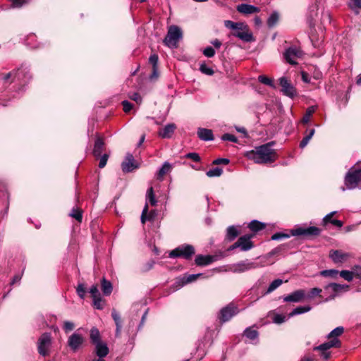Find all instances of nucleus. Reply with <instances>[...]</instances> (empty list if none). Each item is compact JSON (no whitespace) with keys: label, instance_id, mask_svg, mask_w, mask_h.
<instances>
[{"label":"nucleus","instance_id":"nucleus-63","mask_svg":"<svg viewBox=\"0 0 361 361\" xmlns=\"http://www.w3.org/2000/svg\"><path fill=\"white\" fill-rule=\"evenodd\" d=\"M336 214V212H332L329 214H328L327 215H326L324 219H323V221L324 224H327V223H331V217Z\"/></svg>","mask_w":361,"mask_h":361},{"label":"nucleus","instance_id":"nucleus-28","mask_svg":"<svg viewBox=\"0 0 361 361\" xmlns=\"http://www.w3.org/2000/svg\"><path fill=\"white\" fill-rule=\"evenodd\" d=\"M239 235V231L234 226H228L226 231V238L229 241L233 240Z\"/></svg>","mask_w":361,"mask_h":361},{"label":"nucleus","instance_id":"nucleus-50","mask_svg":"<svg viewBox=\"0 0 361 361\" xmlns=\"http://www.w3.org/2000/svg\"><path fill=\"white\" fill-rule=\"evenodd\" d=\"M221 138L224 141H230L233 142H237L238 141V139L235 135L229 133H226L223 135Z\"/></svg>","mask_w":361,"mask_h":361},{"label":"nucleus","instance_id":"nucleus-8","mask_svg":"<svg viewBox=\"0 0 361 361\" xmlns=\"http://www.w3.org/2000/svg\"><path fill=\"white\" fill-rule=\"evenodd\" d=\"M195 254V248L190 245H183L178 246L169 253L170 257H183L189 259Z\"/></svg>","mask_w":361,"mask_h":361},{"label":"nucleus","instance_id":"nucleus-24","mask_svg":"<svg viewBox=\"0 0 361 361\" xmlns=\"http://www.w3.org/2000/svg\"><path fill=\"white\" fill-rule=\"evenodd\" d=\"M104 147V142L102 137H97L94 142V146L93 149V154L96 157H99L102 154V152L103 151Z\"/></svg>","mask_w":361,"mask_h":361},{"label":"nucleus","instance_id":"nucleus-20","mask_svg":"<svg viewBox=\"0 0 361 361\" xmlns=\"http://www.w3.org/2000/svg\"><path fill=\"white\" fill-rule=\"evenodd\" d=\"M94 345V353L98 357L104 358L109 353V348L105 342L96 343Z\"/></svg>","mask_w":361,"mask_h":361},{"label":"nucleus","instance_id":"nucleus-36","mask_svg":"<svg viewBox=\"0 0 361 361\" xmlns=\"http://www.w3.org/2000/svg\"><path fill=\"white\" fill-rule=\"evenodd\" d=\"M283 283V281L281 279H277L274 280L268 287L265 294H269L275 290L277 288H279Z\"/></svg>","mask_w":361,"mask_h":361},{"label":"nucleus","instance_id":"nucleus-32","mask_svg":"<svg viewBox=\"0 0 361 361\" xmlns=\"http://www.w3.org/2000/svg\"><path fill=\"white\" fill-rule=\"evenodd\" d=\"M311 310V307L308 305L306 306H299L295 308L290 314L289 317H293L295 315L303 314L309 312Z\"/></svg>","mask_w":361,"mask_h":361},{"label":"nucleus","instance_id":"nucleus-2","mask_svg":"<svg viewBox=\"0 0 361 361\" xmlns=\"http://www.w3.org/2000/svg\"><path fill=\"white\" fill-rule=\"evenodd\" d=\"M272 254L269 253L267 256L262 257L259 262H251L248 259L240 261L231 265L230 269L233 273H243L259 267H264L272 264V262H268V258Z\"/></svg>","mask_w":361,"mask_h":361},{"label":"nucleus","instance_id":"nucleus-35","mask_svg":"<svg viewBox=\"0 0 361 361\" xmlns=\"http://www.w3.org/2000/svg\"><path fill=\"white\" fill-rule=\"evenodd\" d=\"M265 225L257 220H253L249 224V228L251 231L257 232L264 228Z\"/></svg>","mask_w":361,"mask_h":361},{"label":"nucleus","instance_id":"nucleus-48","mask_svg":"<svg viewBox=\"0 0 361 361\" xmlns=\"http://www.w3.org/2000/svg\"><path fill=\"white\" fill-rule=\"evenodd\" d=\"M200 70L202 73L208 75H212L214 74V71L211 68L207 66L205 64H202L200 66Z\"/></svg>","mask_w":361,"mask_h":361},{"label":"nucleus","instance_id":"nucleus-59","mask_svg":"<svg viewBox=\"0 0 361 361\" xmlns=\"http://www.w3.org/2000/svg\"><path fill=\"white\" fill-rule=\"evenodd\" d=\"M100 160L99 163V168H104L107 162L109 155L107 154H104L102 156H100Z\"/></svg>","mask_w":361,"mask_h":361},{"label":"nucleus","instance_id":"nucleus-58","mask_svg":"<svg viewBox=\"0 0 361 361\" xmlns=\"http://www.w3.org/2000/svg\"><path fill=\"white\" fill-rule=\"evenodd\" d=\"M123 109L126 113H128L133 108V104L127 100L122 102Z\"/></svg>","mask_w":361,"mask_h":361},{"label":"nucleus","instance_id":"nucleus-64","mask_svg":"<svg viewBox=\"0 0 361 361\" xmlns=\"http://www.w3.org/2000/svg\"><path fill=\"white\" fill-rule=\"evenodd\" d=\"M331 224L339 228L342 227L343 225L341 221L337 219H333L332 221H331Z\"/></svg>","mask_w":361,"mask_h":361},{"label":"nucleus","instance_id":"nucleus-53","mask_svg":"<svg viewBox=\"0 0 361 361\" xmlns=\"http://www.w3.org/2000/svg\"><path fill=\"white\" fill-rule=\"evenodd\" d=\"M90 293L92 298L100 296V293L99 291L98 287L97 285L92 286L90 289Z\"/></svg>","mask_w":361,"mask_h":361},{"label":"nucleus","instance_id":"nucleus-11","mask_svg":"<svg viewBox=\"0 0 361 361\" xmlns=\"http://www.w3.org/2000/svg\"><path fill=\"white\" fill-rule=\"evenodd\" d=\"M85 341V339L82 335L75 332L68 337L67 344L70 349L75 353L82 347Z\"/></svg>","mask_w":361,"mask_h":361},{"label":"nucleus","instance_id":"nucleus-1","mask_svg":"<svg viewBox=\"0 0 361 361\" xmlns=\"http://www.w3.org/2000/svg\"><path fill=\"white\" fill-rule=\"evenodd\" d=\"M274 144V142H270L256 147L255 150L248 152V158L257 164L273 163L276 159V153L271 148Z\"/></svg>","mask_w":361,"mask_h":361},{"label":"nucleus","instance_id":"nucleus-14","mask_svg":"<svg viewBox=\"0 0 361 361\" xmlns=\"http://www.w3.org/2000/svg\"><path fill=\"white\" fill-rule=\"evenodd\" d=\"M254 234H246L240 236L238 239L239 249L240 251L246 252L251 250L254 247V244L251 239L254 237Z\"/></svg>","mask_w":361,"mask_h":361},{"label":"nucleus","instance_id":"nucleus-22","mask_svg":"<svg viewBox=\"0 0 361 361\" xmlns=\"http://www.w3.org/2000/svg\"><path fill=\"white\" fill-rule=\"evenodd\" d=\"M215 257L212 255H198L196 256L195 262L197 266H206L212 263Z\"/></svg>","mask_w":361,"mask_h":361},{"label":"nucleus","instance_id":"nucleus-43","mask_svg":"<svg viewBox=\"0 0 361 361\" xmlns=\"http://www.w3.org/2000/svg\"><path fill=\"white\" fill-rule=\"evenodd\" d=\"M338 274L343 279H344L345 280H346L348 281H353V277H354V273L353 271H348V270H343V271H340Z\"/></svg>","mask_w":361,"mask_h":361},{"label":"nucleus","instance_id":"nucleus-12","mask_svg":"<svg viewBox=\"0 0 361 361\" xmlns=\"http://www.w3.org/2000/svg\"><path fill=\"white\" fill-rule=\"evenodd\" d=\"M239 312L238 307L233 303H229L223 307L219 312V319L221 322L229 321L234 315Z\"/></svg>","mask_w":361,"mask_h":361},{"label":"nucleus","instance_id":"nucleus-44","mask_svg":"<svg viewBox=\"0 0 361 361\" xmlns=\"http://www.w3.org/2000/svg\"><path fill=\"white\" fill-rule=\"evenodd\" d=\"M279 20V14L276 12H274L271 14L267 20V25L269 27H273L276 25Z\"/></svg>","mask_w":361,"mask_h":361},{"label":"nucleus","instance_id":"nucleus-15","mask_svg":"<svg viewBox=\"0 0 361 361\" xmlns=\"http://www.w3.org/2000/svg\"><path fill=\"white\" fill-rule=\"evenodd\" d=\"M350 286L346 284H338L336 283H331L324 287V290L326 291L331 290L332 295L331 298L333 299L337 293L341 292H347L349 290Z\"/></svg>","mask_w":361,"mask_h":361},{"label":"nucleus","instance_id":"nucleus-4","mask_svg":"<svg viewBox=\"0 0 361 361\" xmlns=\"http://www.w3.org/2000/svg\"><path fill=\"white\" fill-rule=\"evenodd\" d=\"M344 184L348 190H353L361 185V161L348 170L344 178Z\"/></svg>","mask_w":361,"mask_h":361},{"label":"nucleus","instance_id":"nucleus-46","mask_svg":"<svg viewBox=\"0 0 361 361\" xmlns=\"http://www.w3.org/2000/svg\"><path fill=\"white\" fill-rule=\"evenodd\" d=\"M12 4V6L14 8H20L23 6L24 4H26L29 2V0H10Z\"/></svg>","mask_w":361,"mask_h":361},{"label":"nucleus","instance_id":"nucleus-55","mask_svg":"<svg viewBox=\"0 0 361 361\" xmlns=\"http://www.w3.org/2000/svg\"><path fill=\"white\" fill-rule=\"evenodd\" d=\"M94 305L97 309L101 310L103 308L102 300L101 295L93 298Z\"/></svg>","mask_w":361,"mask_h":361},{"label":"nucleus","instance_id":"nucleus-7","mask_svg":"<svg viewBox=\"0 0 361 361\" xmlns=\"http://www.w3.org/2000/svg\"><path fill=\"white\" fill-rule=\"evenodd\" d=\"M341 346V343L340 340L334 338L318 346H315L313 350L319 351L321 357L324 360H328L331 357V353L328 350L331 348H340Z\"/></svg>","mask_w":361,"mask_h":361},{"label":"nucleus","instance_id":"nucleus-6","mask_svg":"<svg viewBox=\"0 0 361 361\" xmlns=\"http://www.w3.org/2000/svg\"><path fill=\"white\" fill-rule=\"evenodd\" d=\"M183 37V32L180 28L176 25H171L167 32V35L164 39L166 46L171 49H175L178 47V43Z\"/></svg>","mask_w":361,"mask_h":361},{"label":"nucleus","instance_id":"nucleus-57","mask_svg":"<svg viewBox=\"0 0 361 361\" xmlns=\"http://www.w3.org/2000/svg\"><path fill=\"white\" fill-rule=\"evenodd\" d=\"M286 321V317L282 314H276L273 318V322L276 324H282Z\"/></svg>","mask_w":361,"mask_h":361},{"label":"nucleus","instance_id":"nucleus-34","mask_svg":"<svg viewBox=\"0 0 361 361\" xmlns=\"http://www.w3.org/2000/svg\"><path fill=\"white\" fill-rule=\"evenodd\" d=\"M344 331V329L342 326H338L332 330L327 336V338L329 339L337 338L340 336Z\"/></svg>","mask_w":361,"mask_h":361},{"label":"nucleus","instance_id":"nucleus-37","mask_svg":"<svg viewBox=\"0 0 361 361\" xmlns=\"http://www.w3.org/2000/svg\"><path fill=\"white\" fill-rule=\"evenodd\" d=\"M339 271L336 269H327L320 271V275L324 277H329L331 279H336Z\"/></svg>","mask_w":361,"mask_h":361},{"label":"nucleus","instance_id":"nucleus-40","mask_svg":"<svg viewBox=\"0 0 361 361\" xmlns=\"http://www.w3.org/2000/svg\"><path fill=\"white\" fill-rule=\"evenodd\" d=\"M244 335L250 340H255L258 336V332L252 328H247L244 331Z\"/></svg>","mask_w":361,"mask_h":361},{"label":"nucleus","instance_id":"nucleus-54","mask_svg":"<svg viewBox=\"0 0 361 361\" xmlns=\"http://www.w3.org/2000/svg\"><path fill=\"white\" fill-rule=\"evenodd\" d=\"M147 212H148V205H147V204H145V207L142 212V215H141V222L142 224H145L146 222V221L148 220Z\"/></svg>","mask_w":361,"mask_h":361},{"label":"nucleus","instance_id":"nucleus-61","mask_svg":"<svg viewBox=\"0 0 361 361\" xmlns=\"http://www.w3.org/2000/svg\"><path fill=\"white\" fill-rule=\"evenodd\" d=\"M130 98L138 104H140L142 101L140 95L137 92L133 93L132 95L130 96Z\"/></svg>","mask_w":361,"mask_h":361},{"label":"nucleus","instance_id":"nucleus-10","mask_svg":"<svg viewBox=\"0 0 361 361\" xmlns=\"http://www.w3.org/2000/svg\"><path fill=\"white\" fill-rule=\"evenodd\" d=\"M302 54V51L299 47L292 46L285 51L283 56L288 63L295 65L298 63L297 59L301 58Z\"/></svg>","mask_w":361,"mask_h":361},{"label":"nucleus","instance_id":"nucleus-51","mask_svg":"<svg viewBox=\"0 0 361 361\" xmlns=\"http://www.w3.org/2000/svg\"><path fill=\"white\" fill-rule=\"evenodd\" d=\"M203 54L205 56L211 58L214 56L215 50L212 47H207L204 49Z\"/></svg>","mask_w":361,"mask_h":361},{"label":"nucleus","instance_id":"nucleus-16","mask_svg":"<svg viewBox=\"0 0 361 361\" xmlns=\"http://www.w3.org/2000/svg\"><path fill=\"white\" fill-rule=\"evenodd\" d=\"M305 290L302 289L297 290L283 298L284 302H299L305 299Z\"/></svg>","mask_w":361,"mask_h":361},{"label":"nucleus","instance_id":"nucleus-38","mask_svg":"<svg viewBox=\"0 0 361 361\" xmlns=\"http://www.w3.org/2000/svg\"><path fill=\"white\" fill-rule=\"evenodd\" d=\"M348 6L357 14L361 9V0H350Z\"/></svg>","mask_w":361,"mask_h":361},{"label":"nucleus","instance_id":"nucleus-49","mask_svg":"<svg viewBox=\"0 0 361 361\" xmlns=\"http://www.w3.org/2000/svg\"><path fill=\"white\" fill-rule=\"evenodd\" d=\"M76 290H77V293H78V296L81 299H84L85 294V288L84 285L82 283L78 284V286L76 288Z\"/></svg>","mask_w":361,"mask_h":361},{"label":"nucleus","instance_id":"nucleus-3","mask_svg":"<svg viewBox=\"0 0 361 361\" xmlns=\"http://www.w3.org/2000/svg\"><path fill=\"white\" fill-rule=\"evenodd\" d=\"M226 27L234 30L232 35L241 40L250 42L253 40L252 34L249 32L248 27L244 23H235L229 20L224 21Z\"/></svg>","mask_w":361,"mask_h":361},{"label":"nucleus","instance_id":"nucleus-41","mask_svg":"<svg viewBox=\"0 0 361 361\" xmlns=\"http://www.w3.org/2000/svg\"><path fill=\"white\" fill-rule=\"evenodd\" d=\"M322 290L319 288H312L308 294H306L305 299L311 300L316 296H320Z\"/></svg>","mask_w":361,"mask_h":361},{"label":"nucleus","instance_id":"nucleus-30","mask_svg":"<svg viewBox=\"0 0 361 361\" xmlns=\"http://www.w3.org/2000/svg\"><path fill=\"white\" fill-rule=\"evenodd\" d=\"M148 202L152 206H156L157 203V200L155 198V195H154V190H153L152 187H150L147 190V194H146V204H148Z\"/></svg>","mask_w":361,"mask_h":361},{"label":"nucleus","instance_id":"nucleus-45","mask_svg":"<svg viewBox=\"0 0 361 361\" xmlns=\"http://www.w3.org/2000/svg\"><path fill=\"white\" fill-rule=\"evenodd\" d=\"M258 80L260 82H262V83H263L264 85H267L271 86V87L274 86V82H273L272 80L269 78H267L265 75H259L258 77Z\"/></svg>","mask_w":361,"mask_h":361},{"label":"nucleus","instance_id":"nucleus-23","mask_svg":"<svg viewBox=\"0 0 361 361\" xmlns=\"http://www.w3.org/2000/svg\"><path fill=\"white\" fill-rule=\"evenodd\" d=\"M198 137L204 141H209L214 140V136L212 130L207 128H199L197 130Z\"/></svg>","mask_w":361,"mask_h":361},{"label":"nucleus","instance_id":"nucleus-13","mask_svg":"<svg viewBox=\"0 0 361 361\" xmlns=\"http://www.w3.org/2000/svg\"><path fill=\"white\" fill-rule=\"evenodd\" d=\"M279 83L281 86V92L284 95L290 98H293L297 95L296 89L286 78H281Z\"/></svg>","mask_w":361,"mask_h":361},{"label":"nucleus","instance_id":"nucleus-29","mask_svg":"<svg viewBox=\"0 0 361 361\" xmlns=\"http://www.w3.org/2000/svg\"><path fill=\"white\" fill-rule=\"evenodd\" d=\"M112 284L110 281L103 278L102 280V290L105 295H109L112 292Z\"/></svg>","mask_w":361,"mask_h":361},{"label":"nucleus","instance_id":"nucleus-39","mask_svg":"<svg viewBox=\"0 0 361 361\" xmlns=\"http://www.w3.org/2000/svg\"><path fill=\"white\" fill-rule=\"evenodd\" d=\"M223 173V170L220 167H215L207 171L206 174L208 177H218Z\"/></svg>","mask_w":361,"mask_h":361},{"label":"nucleus","instance_id":"nucleus-19","mask_svg":"<svg viewBox=\"0 0 361 361\" xmlns=\"http://www.w3.org/2000/svg\"><path fill=\"white\" fill-rule=\"evenodd\" d=\"M236 10L238 11V12L244 15L256 13L260 11L259 8L247 4H241L238 5L236 7Z\"/></svg>","mask_w":361,"mask_h":361},{"label":"nucleus","instance_id":"nucleus-26","mask_svg":"<svg viewBox=\"0 0 361 361\" xmlns=\"http://www.w3.org/2000/svg\"><path fill=\"white\" fill-rule=\"evenodd\" d=\"M111 316L116 324V336H119L122 329V321L120 314L115 310H113L111 312Z\"/></svg>","mask_w":361,"mask_h":361},{"label":"nucleus","instance_id":"nucleus-25","mask_svg":"<svg viewBox=\"0 0 361 361\" xmlns=\"http://www.w3.org/2000/svg\"><path fill=\"white\" fill-rule=\"evenodd\" d=\"M172 168L173 166L169 162L165 161L157 173V179L160 180H163L164 176L166 174L170 173L172 170Z\"/></svg>","mask_w":361,"mask_h":361},{"label":"nucleus","instance_id":"nucleus-27","mask_svg":"<svg viewBox=\"0 0 361 361\" xmlns=\"http://www.w3.org/2000/svg\"><path fill=\"white\" fill-rule=\"evenodd\" d=\"M202 275V274H190L179 279L177 283H178V286L181 287L187 283L195 281L197 278H199Z\"/></svg>","mask_w":361,"mask_h":361},{"label":"nucleus","instance_id":"nucleus-62","mask_svg":"<svg viewBox=\"0 0 361 361\" xmlns=\"http://www.w3.org/2000/svg\"><path fill=\"white\" fill-rule=\"evenodd\" d=\"M228 163L229 160L225 158L216 159L213 161L214 164H228Z\"/></svg>","mask_w":361,"mask_h":361},{"label":"nucleus","instance_id":"nucleus-60","mask_svg":"<svg viewBox=\"0 0 361 361\" xmlns=\"http://www.w3.org/2000/svg\"><path fill=\"white\" fill-rule=\"evenodd\" d=\"M158 60L159 58L157 54L151 55L149 59V61L152 65L153 68L157 67Z\"/></svg>","mask_w":361,"mask_h":361},{"label":"nucleus","instance_id":"nucleus-21","mask_svg":"<svg viewBox=\"0 0 361 361\" xmlns=\"http://www.w3.org/2000/svg\"><path fill=\"white\" fill-rule=\"evenodd\" d=\"M176 126L173 123H169L160 130L158 135L161 138H170L172 137Z\"/></svg>","mask_w":361,"mask_h":361},{"label":"nucleus","instance_id":"nucleus-17","mask_svg":"<svg viewBox=\"0 0 361 361\" xmlns=\"http://www.w3.org/2000/svg\"><path fill=\"white\" fill-rule=\"evenodd\" d=\"M350 257V255L341 250H331L329 253V257L334 263H343L346 262Z\"/></svg>","mask_w":361,"mask_h":361},{"label":"nucleus","instance_id":"nucleus-18","mask_svg":"<svg viewBox=\"0 0 361 361\" xmlns=\"http://www.w3.org/2000/svg\"><path fill=\"white\" fill-rule=\"evenodd\" d=\"M121 166L122 170L124 172H130L138 167V166L135 163L134 157L131 154H127L125 161H123Z\"/></svg>","mask_w":361,"mask_h":361},{"label":"nucleus","instance_id":"nucleus-33","mask_svg":"<svg viewBox=\"0 0 361 361\" xmlns=\"http://www.w3.org/2000/svg\"><path fill=\"white\" fill-rule=\"evenodd\" d=\"M316 109L317 107L315 106L308 107L307 109L306 110L305 114L302 117V123L305 124L307 123L310 121V118L316 111Z\"/></svg>","mask_w":361,"mask_h":361},{"label":"nucleus","instance_id":"nucleus-42","mask_svg":"<svg viewBox=\"0 0 361 361\" xmlns=\"http://www.w3.org/2000/svg\"><path fill=\"white\" fill-rule=\"evenodd\" d=\"M23 73H24V70L18 69L16 71H13V72H11V73H7L4 76V79L5 80H8L10 78H11L12 76H14L15 78H17L18 80H20L21 79V75Z\"/></svg>","mask_w":361,"mask_h":361},{"label":"nucleus","instance_id":"nucleus-56","mask_svg":"<svg viewBox=\"0 0 361 361\" xmlns=\"http://www.w3.org/2000/svg\"><path fill=\"white\" fill-rule=\"evenodd\" d=\"M70 215H71V216L75 218L76 220H78L79 221H81V220H82L81 212L78 209H73Z\"/></svg>","mask_w":361,"mask_h":361},{"label":"nucleus","instance_id":"nucleus-52","mask_svg":"<svg viewBox=\"0 0 361 361\" xmlns=\"http://www.w3.org/2000/svg\"><path fill=\"white\" fill-rule=\"evenodd\" d=\"M185 158L190 159L194 161L198 162L200 161V157L197 153L195 152H191L188 153L185 155Z\"/></svg>","mask_w":361,"mask_h":361},{"label":"nucleus","instance_id":"nucleus-31","mask_svg":"<svg viewBox=\"0 0 361 361\" xmlns=\"http://www.w3.org/2000/svg\"><path fill=\"white\" fill-rule=\"evenodd\" d=\"M90 340L93 345L102 342L101 340L100 333L95 327L92 328L90 330Z\"/></svg>","mask_w":361,"mask_h":361},{"label":"nucleus","instance_id":"nucleus-5","mask_svg":"<svg viewBox=\"0 0 361 361\" xmlns=\"http://www.w3.org/2000/svg\"><path fill=\"white\" fill-rule=\"evenodd\" d=\"M320 233V230L315 226L305 227H297L290 231V235L283 233H276L271 236V239L274 240H279L282 238H288L290 235L293 236H315L318 235Z\"/></svg>","mask_w":361,"mask_h":361},{"label":"nucleus","instance_id":"nucleus-47","mask_svg":"<svg viewBox=\"0 0 361 361\" xmlns=\"http://www.w3.org/2000/svg\"><path fill=\"white\" fill-rule=\"evenodd\" d=\"M75 328V324L70 321H65L63 322V330L66 333L71 331Z\"/></svg>","mask_w":361,"mask_h":361},{"label":"nucleus","instance_id":"nucleus-9","mask_svg":"<svg viewBox=\"0 0 361 361\" xmlns=\"http://www.w3.org/2000/svg\"><path fill=\"white\" fill-rule=\"evenodd\" d=\"M51 345V336L49 333L43 334L38 339L37 350L40 355L46 357L49 354Z\"/></svg>","mask_w":361,"mask_h":361}]
</instances>
